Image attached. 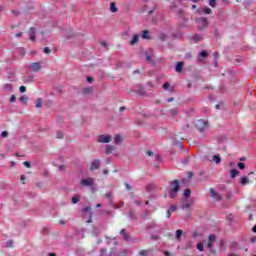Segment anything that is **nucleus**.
Instances as JSON below:
<instances>
[{
    "label": "nucleus",
    "instance_id": "31",
    "mask_svg": "<svg viewBox=\"0 0 256 256\" xmlns=\"http://www.w3.org/2000/svg\"><path fill=\"white\" fill-rule=\"evenodd\" d=\"M159 39H160V41H166L167 40L166 34H164V33L159 34Z\"/></svg>",
    "mask_w": 256,
    "mask_h": 256
},
{
    "label": "nucleus",
    "instance_id": "27",
    "mask_svg": "<svg viewBox=\"0 0 256 256\" xmlns=\"http://www.w3.org/2000/svg\"><path fill=\"white\" fill-rule=\"evenodd\" d=\"M184 197L186 198L191 197V189L187 188L184 190Z\"/></svg>",
    "mask_w": 256,
    "mask_h": 256
},
{
    "label": "nucleus",
    "instance_id": "1",
    "mask_svg": "<svg viewBox=\"0 0 256 256\" xmlns=\"http://www.w3.org/2000/svg\"><path fill=\"white\" fill-rule=\"evenodd\" d=\"M179 180H174L170 183V199H175L177 197V193H179Z\"/></svg>",
    "mask_w": 256,
    "mask_h": 256
},
{
    "label": "nucleus",
    "instance_id": "11",
    "mask_svg": "<svg viewBox=\"0 0 256 256\" xmlns=\"http://www.w3.org/2000/svg\"><path fill=\"white\" fill-rule=\"evenodd\" d=\"M210 193H211V197H212L213 199H215V201H221V199H223V198L220 196V194L215 191L214 188H210Z\"/></svg>",
    "mask_w": 256,
    "mask_h": 256
},
{
    "label": "nucleus",
    "instance_id": "61",
    "mask_svg": "<svg viewBox=\"0 0 256 256\" xmlns=\"http://www.w3.org/2000/svg\"><path fill=\"white\" fill-rule=\"evenodd\" d=\"M171 217V210L167 211V218L169 219Z\"/></svg>",
    "mask_w": 256,
    "mask_h": 256
},
{
    "label": "nucleus",
    "instance_id": "56",
    "mask_svg": "<svg viewBox=\"0 0 256 256\" xmlns=\"http://www.w3.org/2000/svg\"><path fill=\"white\" fill-rule=\"evenodd\" d=\"M101 45H102V47H108V44H107V42H105V41H102V42H101Z\"/></svg>",
    "mask_w": 256,
    "mask_h": 256
},
{
    "label": "nucleus",
    "instance_id": "41",
    "mask_svg": "<svg viewBox=\"0 0 256 256\" xmlns=\"http://www.w3.org/2000/svg\"><path fill=\"white\" fill-rule=\"evenodd\" d=\"M93 221V212H90L89 219L87 220V223H92Z\"/></svg>",
    "mask_w": 256,
    "mask_h": 256
},
{
    "label": "nucleus",
    "instance_id": "40",
    "mask_svg": "<svg viewBox=\"0 0 256 256\" xmlns=\"http://www.w3.org/2000/svg\"><path fill=\"white\" fill-rule=\"evenodd\" d=\"M24 167H27V169H31V163L25 161L23 162Z\"/></svg>",
    "mask_w": 256,
    "mask_h": 256
},
{
    "label": "nucleus",
    "instance_id": "18",
    "mask_svg": "<svg viewBox=\"0 0 256 256\" xmlns=\"http://www.w3.org/2000/svg\"><path fill=\"white\" fill-rule=\"evenodd\" d=\"M115 151V146L107 145L106 146V155H111Z\"/></svg>",
    "mask_w": 256,
    "mask_h": 256
},
{
    "label": "nucleus",
    "instance_id": "23",
    "mask_svg": "<svg viewBox=\"0 0 256 256\" xmlns=\"http://www.w3.org/2000/svg\"><path fill=\"white\" fill-rule=\"evenodd\" d=\"M82 93H84V95H89V93H93V88L86 87L82 90Z\"/></svg>",
    "mask_w": 256,
    "mask_h": 256
},
{
    "label": "nucleus",
    "instance_id": "47",
    "mask_svg": "<svg viewBox=\"0 0 256 256\" xmlns=\"http://www.w3.org/2000/svg\"><path fill=\"white\" fill-rule=\"evenodd\" d=\"M20 180L23 182V184L25 185V181L27 180V177H25V175H21L20 176Z\"/></svg>",
    "mask_w": 256,
    "mask_h": 256
},
{
    "label": "nucleus",
    "instance_id": "51",
    "mask_svg": "<svg viewBox=\"0 0 256 256\" xmlns=\"http://www.w3.org/2000/svg\"><path fill=\"white\" fill-rule=\"evenodd\" d=\"M6 247H13V241H8L7 243H6Z\"/></svg>",
    "mask_w": 256,
    "mask_h": 256
},
{
    "label": "nucleus",
    "instance_id": "58",
    "mask_svg": "<svg viewBox=\"0 0 256 256\" xmlns=\"http://www.w3.org/2000/svg\"><path fill=\"white\" fill-rule=\"evenodd\" d=\"M23 36V32H19L17 34H15V37H22Z\"/></svg>",
    "mask_w": 256,
    "mask_h": 256
},
{
    "label": "nucleus",
    "instance_id": "10",
    "mask_svg": "<svg viewBox=\"0 0 256 256\" xmlns=\"http://www.w3.org/2000/svg\"><path fill=\"white\" fill-rule=\"evenodd\" d=\"M101 167V160H94L90 165V171H95Z\"/></svg>",
    "mask_w": 256,
    "mask_h": 256
},
{
    "label": "nucleus",
    "instance_id": "19",
    "mask_svg": "<svg viewBox=\"0 0 256 256\" xmlns=\"http://www.w3.org/2000/svg\"><path fill=\"white\" fill-rule=\"evenodd\" d=\"M35 107H36V109H41L43 107V99L42 98H38L36 100Z\"/></svg>",
    "mask_w": 256,
    "mask_h": 256
},
{
    "label": "nucleus",
    "instance_id": "9",
    "mask_svg": "<svg viewBox=\"0 0 256 256\" xmlns=\"http://www.w3.org/2000/svg\"><path fill=\"white\" fill-rule=\"evenodd\" d=\"M31 71L37 73V71H41V63L40 62H33L30 64Z\"/></svg>",
    "mask_w": 256,
    "mask_h": 256
},
{
    "label": "nucleus",
    "instance_id": "53",
    "mask_svg": "<svg viewBox=\"0 0 256 256\" xmlns=\"http://www.w3.org/2000/svg\"><path fill=\"white\" fill-rule=\"evenodd\" d=\"M164 255H166V256H169V255L175 256V254H171V252H169V251H164Z\"/></svg>",
    "mask_w": 256,
    "mask_h": 256
},
{
    "label": "nucleus",
    "instance_id": "2",
    "mask_svg": "<svg viewBox=\"0 0 256 256\" xmlns=\"http://www.w3.org/2000/svg\"><path fill=\"white\" fill-rule=\"evenodd\" d=\"M196 24L198 27V31H205L207 27H209V20L205 17H199L196 19Z\"/></svg>",
    "mask_w": 256,
    "mask_h": 256
},
{
    "label": "nucleus",
    "instance_id": "26",
    "mask_svg": "<svg viewBox=\"0 0 256 256\" xmlns=\"http://www.w3.org/2000/svg\"><path fill=\"white\" fill-rule=\"evenodd\" d=\"M208 4L210 5V7L215 9V7H217V0H208Z\"/></svg>",
    "mask_w": 256,
    "mask_h": 256
},
{
    "label": "nucleus",
    "instance_id": "17",
    "mask_svg": "<svg viewBox=\"0 0 256 256\" xmlns=\"http://www.w3.org/2000/svg\"><path fill=\"white\" fill-rule=\"evenodd\" d=\"M193 41H196V43H199V41H203V35L201 34H195L193 37H192Z\"/></svg>",
    "mask_w": 256,
    "mask_h": 256
},
{
    "label": "nucleus",
    "instance_id": "54",
    "mask_svg": "<svg viewBox=\"0 0 256 256\" xmlns=\"http://www.w3.org/2000/svg\"><path fill=\"white\" fill-rule=\"evenodd\" d=\"M87 81H88V83H93V77H91V76L87 77Z\"/></svg>",
    "mask_w": 256,
    "mask_h": 256
},
{
    "label": "nucleus",
    "instance_id": "34",
    "mask_svg": "<svg viewBox=\"0 0 256 256\" xmlns=\"http://www.w3.org/2000/svg\"><path fill=\"white\" fill-rule=\"evenodd\" d=\"M181 235H183V230H177L176 231V239H180Z\"/></svg>",
    "mask_w": 256,
    "mask_h": 256
},
{
    "label": "nucleus",
    "instance_id": "8",
    "mask_svg": "<svg viewBox=\"0 0 256 256\" xmlns=\"http://www.w3.org/2000/svg\"><path fill=\"white\" fill-rule=\"evenodd\" d=\"M207 57H209V52H207L206 50L201 51L198 54V63H203V59H207Z\"/></svg>",
    "mask_w": 256,
    "mask_h": 256
},
{
    "label": "nucleus",
    "instance_id": "37",
    "mask_svg": "<svg viewBox=\"0 0 256 256\" xmlns=\"http://www.w3.org/2000/svg\"><path fill=\"white\" fill-rule=\"evenodd\" d=\"M196 247L198 251H204L203 243H198Z\"/></svg>",
    "mask_w": 256,
    "mask_h": 256
},
{
    "label": "nucleus",
    "instance_id": "60",
    "mask_svg": "<svg viewBox=\"0 0 256 256\" xmlns=\"http://www.w3.org/2000/svg\"><path fill=\"white\" fill-rule=\"evenodd\" d=\"M193 177V172H188V179H191Z\"/></svg>",
    "mask_w": 256,
    "mask_h": 256
},
{
    "label": "nucleus",
    "instance_id": "35",
    "mask_svg": "<svg viewBox=\"0 0 256 256\" xmlns=\"http://www.w3.org/2000/svg\"><path fill=\"white\" fill-rule=\"evenodd\" d=\"M1 137H2L3 139H7V138L9 137V132L3 131V132L1 133Z\"/></svg>",
    "mask_w": 256,
    "mask_h": 256
},
{
    "label": "nucleus",
    "instance_id": "42",
    "mask_svg": "<svg viewBox=\"0 0 256 256\" xmlns=\"http://www.w3.org/2000/svg\"><path fill=\"white\" fill-rule=\"evenodd\" d=\"M19 91L20 93H25V91H27V88L25 86H20Z\"/></svg>",
    "mask_w": 256,
    "mask_h": 256
},
{
    "label": "nucleus",
    "instance_id": "52",
    "mask_svg": "<svg viewBox=\"0 0 256 256\" xmlns=\"http://www.w3.org/2000/svg\"><path fill=\"white\" fill-rule=\"evenodd\" d=\"M125 187H126L127 191H131V189H132L131 185L129 183H126Z\"/></svg>",
    "mask_w": 256,
    "mask_h": 256
},
{
    "label": "nucleus",
    "instance_id": "50",
    "mask_svg": "<svg viewBox=\"0 0 256 256\" xmlns=\"http://www.w3.org/2000/svg\"><path fill=\"white\" fill-rule=\"evenodd\" d=\"M168 87H171V84H169V82L163 84V89H167Z\"/></svg>",
    "mask_w": 256,
    "mask_h": 256
},
{
    "label": "nucleus",
    "instance_id": "28",
    "mask_svg": "<svg viewBox=\"0 0 256 256\" xmlns=\"http://www.w3.org/2000/svg\"><path fill=\"white\" fill-rule=\"evenodd\" d=\"M121 141H122L121 135H116L114 137V143L119 144L121 143Z\"/></svg>",
    "mask_w": 256,
    "mask_h": 256
},
{
    "label": "nucleus",
    "instance_id": "33",
    "mask_svg": "<svg viewBox=\"0 0 256 256\" xmlns=\"http://www.w3.org/2000/svg\"><path fill=\"white\" fill-rule=\"evenodd\" d=\"M28 100H29V98H27V96H22V97L19 98V101L21 103H27Z\"/></svg>",
    "mask_w": 256,
    "mask_h": 256
},
{
    "label": "nucleus",
    "instance_id": "44",
    "mask_svg": "<svg viewBox=\"0 0 256 256\" xmlns=\"http://www.w3.org/2000/svg\"><path fill=\"white\" fill-rule=\"evenodd\" d=\"M238 168L242 170L245 169V164L243 162L238 163Z\"/></svg>",
    "mask_w": 256,
    "mask_h": 256
},
{
    "label": "nucleus",
    "instance_id": "39",
    "mask_svg": "<svg viewBox=\"0 0 256 256\" xmlns=\"http://www.w3.org/2000/svg\"><path fill=\"white\" fill-rule=\"evenodd\" d=\"M44 53H45L46 55H51V48L45 47V48H44Z\"/></svg>",
    "mask_w": 256,
    "mask_h": 256
},
{
    "label": "nucleus",
    "instance_id": "20",
    "mask_svg": "<svg viewBox=\"0 0 256 256\" xmlns=\"http://www.w3.org/2000/svg\"><path fill=\"white\" fill-rule=\"evenodd\" d=\"M120 235L123 236V239H124L125 241H129V240H130L129 234H127V232L125 231V229H122V230L120 231Z\"/></svg>",
    "mask_w": 256,
    "mask_h": 256
},
{
    "label": "nucleus",
    "instance_id": "14",
    "mask_svg": "<svg viewBox=\"0 0 256 256\" xmlns=\"http://www.w3.org/2000/svg\"><path fill=\"white\" fill-rule=\"evenodd\" d=\"M35 35H36L35 28L34 27L30 28V31H29L30 41H35Z\"/></svg>",
    "mask_w": 256,
    "mask_h": 256
},
{
    "label": "nucleus",
    "instance_id": "38",
    "mask_svg": "<svg viewBox=\"0 0 256 256\" xmlns=\"http://www.w3.org/2000/svg\"><path fill=\"white\" fill-rule=\"evenodd\" d=\"M66 169H67V166H65V165H63V164H61V165L58 166V170H59V171H66Z\"/></svg>",
    "mask_w": 256,
    "mask_h": 256
},
{
    "label": "nucleus",
    "instance_id": "57",
    "mask_svg": "<svg viewBox=\"0 0 256 256\" xmlns=\"http://www.w3.org/2000/svg\"><path fill=\"white\" fill-rule=\"evenodd\" d=\"M173 101H175V98H173V97L167 99V102H168V103H171V102H173Z\"/></svg>",
    "mask_w": 256,
    "mask_h": 256
},
{
    "label": "nucleus",
    "instance_id": "12",
    "mask_svg": "<svg viewBox=\"0 0 256 256\" xmlns=\"http://www.w3.org/2000/svg\"><path fill=\"white\" fill-rule=\"evenodd\" d=\"M139 37H140L139 34H134L132 39L130 40L129 44L131 46L137 45L139 43Z\"/></svg>",
    "mask_w": 256,
    "mask_h": 256
},
{
    "label": "nucleus",
    "instance_id": "62",
    "mask_svg": "<svg viewBox=\"0 0 256 256\" xmlns=\"http://www.w3.org/2000/svg\"><path fill=\"white\" fill-rule=\"evenodd\" d=\"M106 197H107V199H111V197H112L111 192H110V193H107V194H106Z\"/></svg>",
    "mask_w": 256,
    "mask_h": 256
},
{
    "label": "nucleus",
    "instance_id": "48",
    "mask_svg": "<svg viewBox=\"0 0 256 256\" xmlns=\"http://www.w3.org/2000/svg\"><path fill=\"white\" fill-rule=\"evenodd\" d=\"M139 255L141 256H147V250H141Z\"/></svg>",
    "mask_w": 256,
    "mask_h": 256
},
{
    "label": "nucleus",
    "instance_id": "15",
    "mask_svg": "<svg viewBox=\"0 0 256 256\" xmlns=\"http://www.w3.org/2000/svg\"><path fill=\"white\" fill-rule=\"evenodd\" d=\"M110 11L111 13H117V11H119V8H117V4H115V2L110 3Z\"/></svg>",
    "mask_w": 256,
    "mask_h": 256
},
{
    "label": "nucleus",
    "instance_id": "25",
    "mask_svg": "<svg viewBox=\"0 0 256 256\" xmlns=\"http://www.w3.org/2000/svg\"><path fill=\"white\" fill-rule=\"evenodd\" d=\"M213 161H214L217 165H219V163H221V156H219V155H214V156H213Z\"/></svg>",
    "mask_w": 256,
    "mask_h": 256
},
{
    "label": "nucleus",
    "instance_id": "3",
    "mask_svg": "<svg viewBox=\"0 0 256 256\" xmlns=\"http://www.w3.org/2000/svg\"><path fill=\"white\" fill-rule=\"evenodd\" d=\"M195 127L200 131V133H203V131H207L209 129V122L203 119L197 120L195 122Z\"/></svg>",
    "mask_w": 256,
    "mask_h": 256
},
{
    "label": "nucleus",
    "instance_id": "64",
    "mask_svg": "<svg viewBox=\"0 0 256 256\" xmlns=\"http://www.w3.org/2000/svg\"><path fill=\"white\" fill-rule=\"evenodd\" d=\"M147 155H149V157H153V152L148 151V152H147Z\"/></svg>",
    "mask_w": 256,
    "mask_h": 256
},
{
    "label": "nucleus",
    "instance_id": "24",
    "mask_svg": "<svg viewBox=\"0 0 256 256\" xmlns=\"http://www.w3.org/2000/svg\"><path fill=\"white\" fill-rule=\"evenodd\" d=\"M170 115L177 117V115H179V110L177 108L170 109Z\"/></svg>",
    "mask_w": 256,
    "mask_h": 256
},
{
    "label": "nucleus",
    "instance_id": "21",
    "mask_svg": "<svg viewBox=\"0 0 256 256\" xmlns=\"http://www.w3.org/2000/svg\"><path fill=\"white\" fill-rule=\"evenodd\" d=\"M237 175H239V170H236V169L230 170V177H231L232 179H235V177H236Z\"/></svg>",
    "mask_w": 256,
    "mask_h": 256
},
{
    "label": "nucleus",
    "instance_id": "22",
    "mask_svg": "<svg viewBox=\"0 0 256 256\" xmlns=\"http://www.w3.org/2000/svg\"><path fill=\"white\" fill-rule=\"evenodd\" d=\"M142 39H151V36L149 35L148 30L142 31Z\"/></svg>",
    "mask_w": 256,
    "mask_h": 256
},
{
    "label": "nucleus",
    "instance_id": "45",
    "mask_svg": "<svg viewBox=\"0 0 256 256\" xmlns=\"http://www.w3.org/2000/svg\"><path fill=\"white\" fill-rule=\"evenodd\" d=\"M15 101H17V97H15V95H12L10 98V103H15Z\"/></svg>",
    "mask_w": 256,
    "mask_h": 256
},
{
    "label": "nucleus",
    "instance_id": "55",
    "mask_svg": "<svg viewBox=\"0 0 256 256\" xmlns=\"http://www.w3.org/2000/svg\"><path fill=\"white\" fill-rule=\"evenodd\" d=\"M170 211H172V212H173V211H177V206H171V207H170Z\"/></svg>",
    "mask_w": 256,
    "mask_h": 256
},
{
    "label": "nucleus",
    "instance_id": "46",
    "mask_svg": "<svg viewBox=\"0 0 256 256\" xmlns=\"http://www.w3.org/2000/svg\"><path fill=\"white\" fill-rule=\"evenodd\" d=\"M21 12L18 10H12V15H15L16 17L20 15Z\"/></svg>",
    "mask_w": 256,
    "mask_h": 256
},
{
    "label": "nucleus",
    "instance_id": "13",
    "mask_svg": "<svg viewBox=\"0 0 256 256\" xmlns=\"http://www.w3.org/2000/svg\"><path fill=\"white\" fill-rule=\"evenodd\" d=\"M240 183H241V185H249L251 183V181L249 180V178L247 176H242L240 178Z\"/></svg>",
    "mask_w": 256,
    "mask_h": 256
},
{
    "label": "nucleus",
    "instance_id": "5",
    "mask_svg": "<svg viewBox=\"0 0 256 256\" xmlns=\"http://www.w3.org/2000/svg\"><path fill=\"white\" fill-rule=\"evenodd\" d=\"M111 141H113V137H111V135L101 134L97 137L98 143H111Z\"/></svg>",
    "mask_w": 256,
    "mask_h": 256
},
{
    "label": "nucleus",
    "instance_id": "30",
    "mask_svg": "<svg viewBox=\"0 0 256 256\" xmlns=\"http://www.w3.org/2000/svg\"><path fill=\"white\" fill-rule=\"evenodd\" d=\"M82 211H83L84 214L89 213V215H91V206H87V207L83 208Z\"/></svg>",
    "mask_w": 256,
    "mask_h": 256
},
{
    "label": "nucleus",
    "instance_id": "59",
    "mask_svg": "<svg viewBox=\"0 0 256 256\" xmlns=\"http://www.w3.org/2000/svg\"><path fill=\"white\" fill-rule=\"evenodd\" d=\"M250 241H251V243H256V237H252V238L250 239Z\"/></svg>",
    "mask_w": 256,
    "mask_h": 256
},
{
    "label": "nucleus",
    "instance_id": "63",
    "mask_svg": "<svg viewBox=\"0 0 256 256\" xmlns=\"http://www.w3.org/2000/svg\"><path fill=\"white\" fill-rule=\"evenodd\" d=\"M199 235V233L198 232H193V234H192V237H197Z\"/></svg>",
    "mask_w": 256,
    "mask_h": 256
},
{
    "label": "nucleus",
    "instance_id": "29",
    "mask_svg": "<svg viewBox=\"0 0 256 256\" xmlns=\"http://www.w3.org/2000/svg\"><path fill=\"white\" fill-rule=\"evenodd\" d=\"M63 137H65V134L62 131L56 132V139H63Z\"/></svg>",
    "mask_w": 256,
    "mask_h": 256
},
{
    "label": "nucleus",
    "instance_id": "6",
    "mask_svg": "<svg viewBox=\"0 0 256 256\" xmlns=\"http://www.w3.org/2000/svg\"><path fill=\"white\" fill-rule=\"evenodd\" d=\"M93 183H95L93 178H85L80 181L81 187H92Z\"/></svg>",
    "mask_w": 256,
    "mask_h": 256
},
{
    "label": "nucleus",
    "instance_id": "36",
    "mask_svg": "<svg viewBox=\"0 0 256 256\" xmlns=\"http://www.w3.org/2000/svg\"><path fill=\"white\" fill-rule=\"evenodd\" d=\"M189 207H191V204L189 202L182 204V209H189Z\"/></svg>",
    "mask_w": 256,
    "mask_h": 256
},
{
    "label": "nucleus",
    "instance_id": "16",
    "mask_svg": "<svg viewBox=\"0 0 256 256\" xmlns=\"http://www.w3.org/2000/svg\"><path fill=\"white\" fill-rule=\"evenodd\" d=\"M176 73H181L183 71V62H178L175 67Z\"/></svg>",
    "mask_w": 256,
    "mask_h": 256
},
{
    "label": "nucleus",
    "instance_id": "4",
    "mask_svg": "<svg viewBox=\"0 0 256 256\" xmlns=\"http://www.w3.org/2000/svg\"><path fill=\"white\" fill-rule=\"evenodd\" d=\"M215 241H217V236L215 234H210L208 236L207 247H208V249H210V251H211V253H213V255L217 254V250L213 249V246L215 245Z\"/></svg>",
    "mask_w": 256,
    "mask_h": 256
},
{
    "label": "nucleus",
    "instance_id": "32",
    "mask_svg": "<svg viewBox=\"0 0 256 256\" xmlns=\"http://www.w3.org/2000/svg\"><path fill=\"white\" fill-rule=\"evenodd\" d=\"M79 199H81L79 196L72 197V203L75 205L76 203H79Z\"/></svg>",
    "mask_w": 256,
    "mask_h": 256
},
{
    "label": "nucleus",
    "instance_id": "43",
    "mask_svg": "<svg viewBox=\"0 0 256 256\" xmlns=\"http://www.w3.org/2000/svg\"><path fill=\"white\" fill-rule=\"evenodd\" d=\"M151 239H152V241H159L160 237L157 235H152Z\"/></svg>",
    "mask_w": 256,
    "mask_h": 256
},
{
    "label": "nucleus",
    "instance_id": "7",
    "mask_svg": "<svg viewBox=\"0 0 256 256\" xmlns=\"http://www.w3.org/2000/svg\"><path fill=\"white\" fill-rule=\"evenodd\" d=\"M197 12L199 13V15H211V13L213 12V10H211V8L205 6L202 7L200 9L197 10Z\"/></svg>",
    "mask_w": 256,
    "mask_h": 256
},
{
    "label": "nucleus",
    "instance_id": "49",
    "mask_svg": "<svg viewBox=\"0 0 256 256\" xmlns=\"http://www.w3.org/2000/svg\"><path fill=\"white\" fill-rule=\"evenodd\" d=\"M19 53H20V55H22V57H24V55H25V49L20 48V49H19Z\"/></svg>",
    "mask_w": 256,
    "mask_h": 256
}]
</instances>
